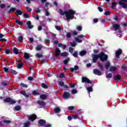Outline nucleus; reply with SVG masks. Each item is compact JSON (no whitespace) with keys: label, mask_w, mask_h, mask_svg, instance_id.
<instances>
[{"label":"nucleus","mask_w":127,"mask_h":127,"mask_svg":"<svg viewBox=\"0 0 127 127\" xmlns=\"http://www.w3.org/2000/svg\"><path fill=\"white\" fill-rule=\"evenodd\" d=\"M70 88H74L75 87V84H71L70 85Z\"/></svg>","instance_id":"64"},{"label":"nucleus","mask_w":127,"mask_h":127,"mask_svg":"<svg viewBox=\"0 0 127 127\" xmlns=\"http://www.w3.org/2000/svg\"><path fill=\"white\" fill-rule=\"evenodd\" d=\"M60 108H56L54 109V112L55 113H60Z\"/></svg>","instance_id":"31"},{"label":"nucleus","mask_w":127,"mask_h":127,"mask_svg":"<svg viewBox=\"0 0 127 127\" xmlns=\"http://www.w3.org/2000/svg\"><path fill=\"white\" fill-rule=\"evenodd\" d=\"M59 12L62 15H65V17L67 20H69V19H73V18H74V15L76 13V11L71 9L67 11L60 9L59 10Z\"/></svg>","instance_id":"1"},{"label":"nucleus","mask_w":127,"mask_h":127,"mask_svg":"<svg viewBox=\"0 0 127 127\" xmlns=\"http://www.w3.org/2000/svg\"><path fill=\"white\" fill-rule=\"evenodd\" d=\"M61 53V51H60V50H59V49L58 48H56V56H59V55H61V54H60Z\"/></svg>","instance_id":"13"},{"label":"nucleus","mask_w":127,"mask_h":127,"mask_svg":"<svg viewBox=\"0 0 127 127\" xmlns=\"http://www.w3.org/2000/svg\"><path fill=\"white\" fill-rule=\"evenodd\" d=\"M111 65V63L110 62H107L105 64V67L106 69H109V67H110Z\"/></svg>","instance_id":"26"},{"label":"nucleus","mask_w":127,"mask_h":127,"mask_svg":"<svg viewBox=\"0 0 127 127\" xmlns=\"http://www.w3.org/2000/svg\"><path fill=\"white\" fill-rule=\"evenodd\" d=\"M66 37L67 38H70V37H71V34L70 33H66Z\"/></svg>","instance_id":"52"},{"label":"nucleus","mask_w":127,"mask_h":127,"mask_svg":"<svg viewBox=\"0 0 127 127\" xmlns=\"http://www.w3.org/2000/svg\"><path fill=\"white\" fill-rule=\"evenodd\" d=\"M27 24L29 28H32L33 27V26L31 25V22L30 21L27 22Z\"/></svg>","instance_id":"20"},{"label":"nucleus","mask_w":127,"mask_h":127,"mask_svg":"<svg viewBox=\"0 0 127 127\" xmlns=\"http://www.w3.org/2000/svg\"><path fill=\"white\" fill-rule=\"evenodd\" d=\"M11 73L12 74H14V75H16V74H17V72L15 70H11Z\"/></svg>","instance_id":"53"},{"label":"nucleus","mask_w":127,"mask_h":127,"mask_svg":"<svg viewBox=\"0 0 127 127\" xmlns=\"http://www.w3.org/2000/svg\"><path fill=\"white\" fill-rule=\"evenodd\" d=\"M15 13L16 14H17L18 15H21L22 14V11L19 10H16Z\"/></svg>","instance_id":"19"},{"label":"nucleus","mask_w":127,"mask_h":127,"mask_svg":"<svg viewBox=\"0 0 127 127\" xmlns=\"http://www.w3.org/2000/svg\"><path fill=\"white\" fill-rule=\"evenodd\" d=\"M23 40V37L20 36L18 37L17 41L18 42H22V41Z\"/></svg>","instance_id":"25"},{"label":"nucleus","mask_w":127,"mask_h":127,"mask_svg":"<svg viewBox=\"0 0 127 127\" xmlns=\"http://www.w3.org/2000/svg\"><path fill=\"white\" fill-rule=\"evenodd\" d=\"M113 77V74L109 73L107 74L106 78H112Z\"/></svg>","instance_id":"37"},{"label":"nucleus","mask_w":127,"mask_h":127,"mask_svg":"<svg viewBox=\"0 0 127 127\" xmlns=\"http://www.w3.org/2000/svg\"><path fill=\"white\" fill-rule=\"evenodd\" d=\"M40 98L42 100H45L46 99V98H47V96H46V95H45V94H42L40 96Z\"/></svg>","instance_id":"18"},{"label":"nucleus","mask_w":127,"mask_h":127,"mask_svg":"<svg viewBox=\"0 0 127 127\" xmlns=\"http://www.w3.org/2000/svg\"><path fill=\"white\" fill-rule=\"evenodd\" d=\"M110 70L111 72H113V71H116V70H117V67L116 66H111L110 67Z\"/></svg>","instance_id":"24"},{"label":"nucleus","mask_w":127,"mask_h":127,"mask_svg":"<svg viewBox=\"0 0 127 127\" xmlns=\"http://www.w3.org/2000/svg\"><path fill=\"white\" fill-rule=\"evenodd\" d=\"M84 37L83 35H79L77 36V37L75 38V41L77 42V43H82L83 40L82 39Z\"/></svg>","instance_id":"4"},{"label":"nucleus","mask_w":127,"mask_h":127,"mask_svg":"<svg viewBox=\"0 0 127 127\" xmlns=\"http://www.w3.org/2000/svg\"><path fill=\"white\" fill-rule=\"evenodd\" d=\"M98 66H99V68L100 69H101V70H103V65L102 64H99Z\"/></svg>","instance_id":"55"},{"label":"nucleus","mask_w":127,"mask_h":127,"mask_svg":"<svg viewBox=\"0 0 127 127\" xmlns=\"http://www.w3.org/2000/svg\"><path fill=\"white\" fill-rule=\"evenodd\" d=\"M12 11H15V8H11L9 10V13H11Z\"/></svg>","instance_id":"39"},{"label":"nucleus","mask_w":127,"mask_h":127,"mask_svg":"<svg viewBox=\"0 0 127 127\" xmlns=\"http://www.w3.org/2000/svg\"><path fill=\"white\" fill-rule=\"evenodd\" d=\"M115 80H120L121 79V75L120 74H118L115 77Z\"/></svg>","instance_id":"33"},{"label":"nucleus","mask_w":127,"mask_h":127,"mask_svg":"<svg viewBox=\"0 0 127 127\" xmlns=\"http://www.w3.org/2000/svg\"><path fill=\"white\" fill-rule=\"evenodd\" d=\"M28 80H29V81H32V80H33V77H29L28 78Z\"/></svg>","instance_id":"60"},{"label":"nucleus","mask_w":127,"mask_h":127,"mask_svg":"<svg viewBox=\"0 0 127 127\" xmlns=\"http://www.w3.org/2000/svg\"><path fill=\"white\" fill-rule=\"evenodd\" d=\"M78 70V66L75 65L74 68H70L71 72H74V71H77Z\"/></svg>","instance_id":"17"},{"label":"nucleus","mask_w":127,"mask_h":127,"mask_svg":"<svg viewBox=\"0 0 127 127\" xmlns=\"http://www.w3.org/2000/svg\"><path fill=\"white\" fill-rule=\"evenodd\" d=\"M113 27L115 29V30H119L117 33V34H118L117 35H118V37H122V35L119 34V33H122V31H121V30H120V25L115 24L113 26Z\"/></svg>","instance_id":"3"},{"label":"nucleus","mask_w":127,"mask_h":127,"mask_svg":"<svg viewBox=\"0 0 127 127\" xmlns=\"http://www.w3.org/2000/svg\"><path fill=\"white\" fill-rule=\"evenodd\" d=\"M69 61H70V59L67 58L64 61V63L65 64H68V62H69Z\"/></svg>","instance_id":"30"},{"label":"nucleus","mask_w":127,"mask_h":127,"mask_svg":"<svg viewBox=\"0 0 127 127\" xmlns=\"http://www.w3.org/2000/svg\"><path fill=\"white\" fill-rule=\"evenodd\" d=\"M39 124L41 125V126H43V125H44V124H45L46 122L45 121L43 120H40L38 122Z\"/></svg>","instance_id":"15"},{"label":"nucleus","mask_w":127,"mask_h":127,"mask_svg":"<svg viewBox=\"0 0 127 127\" xmlns=\"http://www.w3.org/2000/svg\"><path fill=\"white\" fill-rule=\"evenodd\" d=\"M59 78H60V79H63V78H64V74L63 73H60L59 75Z\"/></svg>","instance_id":"44"},{"label":"nucleus","mask_w":127,"mask_h":127,"mask_svg":"<svg viewBox=\"0 0 127 127\" xmlns=\"http://www.w3.org/2000/svg\"><path fill=\"white\" fill-rule=\"evenodd\" d=\"M32 94L33 96H36L37 95H39V93L37 91H33Z\"/></svg>","instance_id":"38"},{"label":"nucleus","mask_w":127,"mask_h":127,"mask_svg":"<svg viewBox=\"0 0 127 127\" xmlns=\"http://www.w3.org/2000/svg\"><path fill=\"white\" fill-rule=\"evenodd\" d=\"M24 56L25 59H28V58H29V54H27V53H25L24 54Z\"/></svg>","instance_id":"27"},{"label":"nucleus","mask_w":127,"mask_h":127,"mask_svg":"<svg viewBox=\"0 0 127 127\" xmlns=\"http://www.w3.org/2000/svg\"><path fill=\"white\" fill-rule=\"evenodd\" d=\"M20 85L22 87H23L24 88H27V85L24 84V83H21Z\"/></svg>","instance_id":"45"},{"label":"nucleus","mask_w":127,"mask_h":127,"mask_svg":"<svg viewBox=\"0 0 127 127\" xmlns=\"http://www.w3.org/2000/svg\"><path fill=\"white\" fill-rule=\"evenodd\" d=\"M23 17H24V18H28L29 16L27 14H23Z\"/></svg>","instance_id":"51"},{"label":"nucleus","mask_w":127,"mask_h":127,"mask_svg":"<svg viewBox=\"0 0 127 127\" xmlns=\"http://www.w3.org/2000/svg\"><path fill=\"white\" fill-rule=\"evenodd\" d=\"M29 120L30 121H34L36 120V116L35 115H32L29 117Z\"/></svg>","instance_id":"11"},{"label":"nucleus","mask_w":127,"mask_h":127,"mask_svg":"<svg viewBox=\"0 0 127 127\" xmlns=\"http://www.w3.org/2000/svg\"><path fill=\"white\" fill-rule=\"evenodd\" d=\"M26 8L27 11H31V8H30L28 7H26Z\"/></svg>","instance_id":"61"},{"label":"nucleus","mask_w":127,"mask_h":127,"mask_svg":"<svg viewBox=\"0 0 127 127\" xmlns=\"http://www.w3.org/2000/svg\"><path fill=\"white\" fill-rule=\"evenodd\" d=\"M76 29L79 30V31H81V30H82V27L81 26H77L76 27Z\"/></svg>","instance_id":"43"},{"label":"nucleus","mask_w":127,"mask_h":127,"mask_svg":"<svg viewBox=\"0 0 127 127\" xmlns=\"http://www.w3.org/2000/svg\"><path fill=\"white\" fill-rule=\"evenodd\" d=\"M74 49L72 48V47H70L69 48V52L70 53H73V51Z\"/></svg>","instance_id":"47"},{"label":"nucleus","mask_w":127,"mask_h":127,"mask_svg":"<svg viewBox=\"0 0 127 127\" xmlns=\"http://www.w3.org/2000/svg\"><path fill=\"white\" fill-rule=\"evenodd\" d=\"M18 64L17 65V67L18 69H20V68L22 67V66L23 65V64L22 63L21 60H19L18 61Z\"/></svg>","instance_id":"10"},{"label":"nucleus","mask_w":127,"mask_h":127,"mask_svg":"<svg viewBox=\"0 0 127 127\" xmlns=\"http://www.w3.org/2000/svg\"><path fill=\"white\" fill-rule=\"evenodd\" d=\"M14 111H20L21 107L19 106H16L14 107Z\"/></svg>","instance_id":"23"},{"label":"nucleus","mask_w":127,"mask_h":127,"mask_svg":"<svg viewBox=\"0 0 127 127\" xmlns=\"http://www.w3.org/2000/svg\"><path fill=\"white\" fill-rule=\"evenodd\" d=\"M98 10H99V11H100V12L103 11V9H102V8H101V7H98Z\"/></svg>","instance_id":"62"},{"label":"nucleus","mask_w":127,"mask_h":127,"mask_svg":"<svg viewBox=\"0 0 127 127\" xmlns=\"http://www.w3.org/2000/svg\"><path fill=\"white\" fill-rule=\"evenodd\" d=\"M5 53L6 54H9V53H10V51H9V50H6Z\"/></svg>","instance_id":"56"},{"label":"nucleus","mask_w":127,"mask_h":127,"mask_svg":"<svg viewBox=\"0 0 127 127\" xmlns=\"http://www.w3.org/2000/svg\"><path fill=\"white\" fill-rule=\"evenodd\" d=\"M3 123L4 124H9L10 121H9V120H4Z\"/></svg>","instance_id":"50"},{"label":"nucleus","mask_w":127,"mask_h":127,"mask_svg":"<svg viewBox=\"0 0 127 127\" xmlns=\"http://www.w3.org/2000/svg\"><path fill=\"white\" fill-rule=\"evenodd\" d=\"M70 45L72 47H74V46H76V42H73V43H71Z\"/></svg>","instance_id":"48"},{"label":"nucleus","mask_w":127,"mask_h":127,"mask_svg":"<svg viewBox=\"0 0 127 127\" xmlns=\"http://www.w3.org/2000/svg\"><path fill=\"white\" fill-rule=\"evenodd\" d=\"M41 86L42 87V88H44V89H47V88H48L47 85L44 83H42L41 84Z\"/></svg>","instance_id":"34"},{"label":"nucleus","mask_w":127,"mask_h":127,"mask_svg":"<svg viewBox=\"0 0 127 127\" xmlns=\"http://www.w3.org/2000/svg\"><path fill=\"white\" fill-rule=\"evenodd\" d=\"M41 48H42V46H37L36 47V50L38 51L41 50Z\"/></svg>","instance_id":"42"},{"label":"nucleus","mask_w":127,"mask_h":127,"mask_svg":"<svg viewBox=\"0 0 127 127\" xmlns=\"http://www.w3.org/2000/svg\"><path fill=\"white\" fill-rule=\"evenodd\" d=\"M117 5V3H115V2H113L112 3V8H115V7H116V5Z\"/></svg>","instance_id":"49"},{"label":"nucleus","mask_w":127,"mask_h":127,"mask_svg":"<svg viewBox=\"0 0 127 127\" xmlns=\"http://www.w3.org/2000/svg\"><path fill=\"white\" fill-rule=\"evenodd\" d=\"M77 92L78 91L76 89H72L71 90L72 94H77Z\"/></svg>","instance_id":"40"},{"label":"nucleus","mask_w":127,"mask_h":127,"mask_svg":"<svg viewBox=\"0 0 127 127\" xmlns=\"http://www.w3.org/2000/svg\"><path fill=\"white\" fill-rule=\"evenodd\" d=\"M110 13H111V12L110 11H106L105 12V15H109V14H110Z\"/></svg>","instance_id":"58"},{"label":"nucleus","mask_w":127,"mask_h":127,"mask_svg":"<svg viewBox=\"0 0 127 127\" xmlns=\"http://www.w3.org/2000/svg\"><path fill=\"white\" fill-rule=\"evenodd\" d=\"M13 53L14 54H18V49L16 48H14L13 49Z\"/></svg>","instance_id":"21"},{"label":"nucleus","mask_w":127,"mask_h":127,"mask_svg":"<svg viewBox=\"0 0 127 127\" xmlns=\"http://www.w3.org/2000/svg\"><path fill=\"white\" fill-rule=\"evenodd\" d=\"M94 74L95 75H98V76H101L102 75V72L99 69H95L93 71Z\"/></svg>","instance_id":"9"},{"label":"nucleus","mask_w":127,"mask_h":127,"mask_svg":"<svg viewBox=\"0 0 127 127\" xmlns=\"http://www.w3.org/2000/svg\"><path fill=\"white\" fill-rule=\"evenodd\" d=\"M16 23H17V24H19V25H22V22H21V21L18 19H16Z\"/></svg>","instance_id":"28"},{"label":"nucleus","mask_w":127,"mask_h":127,"mask_svg":"<svg viewBox=\"0 0 127 127\" xmlns=\"http://www.w3.org/2000/svg\"><path fill=\"white\" fill-rule=\"evenodd\" d=\"M5 103H9V104H11V105H13V104H15V101L11 98H7L4 100Z\"/></svg>","instance_id":"5"},{"label":"nucleus","mask_w":127,"mask_h":127,"mask_svg":"<svg viewBox=\"0 0 127 127\" xmlns=\"http://www.w3.org/2000/svg\"><path fill=\"white\" fill-rule=\"evenodd\" d=\"M70 97V94L67 92H65L64 93V95L63 96V98L64 99V100H67L69 99Z\"/></svg>","instance_id":"7"},{"label":"nucleus","mask_w":127,"mask_h":127,"mask_svg":"<svg viewBox=\"0 0 127 127\" xmlns=\"http://www.w3.org/2000/svg\"><path fill=\"white\" fill-rule=\"evenodd\" d=\"M86 89L87 91H88V92H92L93 91V88H92V87H87Z\"/></svg>","instance_id":"36"},{"label":"nucleus","mask_w":127,"mask_h":127,"mask_svg":"<svg viewBox=\"0 0 127 127\" xmlns=\"http://www.w3.org/2000/svg\"><path fill=\"white\" fill-rule=\"evenodd\" d=\"M127 0H121L119 2V4L122 6L123 8H127V4L125 3L127 2Z\"/></svg>","instance_id":"6"},{"label":"nucleus","mask_w":127,"mask_h":127,"mask_svg":"<svg viewBox=\"0 0 127 127\" xmlns=\"http://www.w3.org/2000/svg\"><path fill=\"white\" fill-rule=\"evenodd\" d=\"M3 69L4 71V72H8V68L6 67H3Z\"/></svg>","instance_id":"57"},{"label":"nucleus","mask_w":127,"mask_h":127,"mask_svg":"<svg viewBox=\"0 0 127 127\" xmlns=\"http://www.w3.org/2000/svg\"><path fill=\"white\" fill-rule=\"evenodd\" d=\"M4 36L2 34H0V41H2V42H4L6 41V40L4 38H2Z\"/></svg>","instance_id":"14"},{"label":"nucleus","mask_w":127,"mask_h":127,"mask_svg":"<svg viewBox=\"0 0 127 127\" xmlns=\"http://www.w3.org/2000/svg\"><path fill=\"white\" fill-rule=\"evenodd\" d=\"M99 58L100 61L104 62V61H106L107 59H108V56L104 54V53H102L98 55L94 54L92 55V62L93 63H96Z\"/></svg>","instance_id":"2"},{"label":"nucleus","mask_w":127,"mask_h":127,"mask_svg":"<svg viewBox=\"0 0 127 127\" xmlns=\"http://www.w3.org/2000/svg\"><path fill=\"white\" fill-rule=\"evenodd\" d=\"M73 56L74 57H77V56H78V53L77 52H74L73 54Z\"/></svg>","instance_id":"54"},{"label":"nucleus","mask_w":127,"mask_h":127,"mask_svg":"<svg viewBox=\"0 0 127 127\" xmlns=\"http://www.w3.org/2000/svg\"><path fill=\"white\" fill-rule=\"evenodd\" d=\"M36 12H37V13L40 12V9L39 8H37L36 9Z\"/></svg>","instance_id":"63"},{"label":"nucleus","mask_w":127,"mask_h":127,"mask_svg":"<svg viewBox=\"0 0 127 127\" xmlns=\"http://www.w3.org/2000/svg\"><path fill=\"white\" fill-rule=\"evenodd\" d=\"M36 57H38V58H40L41 57V55L39 54H36Z\"/></svg>","instance_id":"59"},{"label":"nucleus","mask_w":127,"mask_h":127,"mask_svg":"<svg viewBox=\"0 0 127 127\" xmlns=\"http://www.w3.org/2000/svg\"><path fill=\"white\" fill-rule=\"evenodd\" d=\"M82 83H88V84L91 83V81L87 77H82Z\"/></svg>","instance_id":"8"},{"label":"nucleus","mask_w":127,"mask_h":127,"mask_svg":"<svg viewBox=\"0 0 127 127\" xmlns=\"http://www.w3.org/2000/svg\"><path fill=\"white\" fill-rule=\"evenodd\" d=\"M67 109L69 111H72V110H74V109H75V107L74 106H69L67 107Z\"/></svg>","instance_id":"35"},{"label":"nucleus","mask_w":127,"mask_h":127,"mask_svg":"<svg viewBox=\"0 0 127 127\" xmlns=\"http://www.w3.org/2000/svg\"><path fill=\"white\" fill-rule=\"evenodd\" d=\"M38 103L39 105H40V106H42V107H44V106H45V103L43 101L39 100Z\"/></svg>","instance_id":"16"},{"label":"nucleus","mask_w":127,"mask_h":127,"mask_svg":"<svg viewBox=\"0 0 127 127\" xmlns=\"http://www.w3.org/2000/svg\"><path fill=\"white\" fill-rule=\"evenodd\" d=\"M86 51H82L79 52V55L80 56H84V55L86 54Z\"/></svg>","instance_id":"22"},{"label":"nucleus","mask_w":127,"mask_h":127,"mask_svg":"<svg viewBox=\"0 0 127 127\" xmlns=\"http://www.w3.org/2000/svg\"><path fill=\"white\" fill-rule=\"evenodd\" d=\"M67 55H68V53L66 52L61 54V56H63V57H65L67 56Z\"/></svg>","instance_id":"29"},{"label":"nucleus","mask_w":127,"mask_h":127,"mask_svg":"<svg viewBox=\"0 0 127 127\" xmlns=\"http://www.w3.org/2000/svg\"><path fill=\"white\" fill-rule=\"evenodd\" d=\"M58 84L60 86H64V82H63V81H59L58 82Z\"/></svg>","instance_id":"41"},{"label":"nucleus","mask_w":127,"mask_h":127,"mask_svg":"<svg viewBox=\"0 0 127 127\" xmlns=\"http://www.w3.org/2000/svg\"><path fill=\"white\" fill-rule=\"evenodd\" d=\"M122 52H123L122 51V50H121V49H119L118 50H117L116 53V57H119V56H120V55H121V54H122Z\"/></svg>","instance_id":"12"},{"label":"nucleus","mask_w":127,"mask_h":127,"mask_svg":"<svg viewBox=\"0 0 127 127\" xmlns=\"http://www.w3.org/2000/svg\"><path fill=\"white\" fill-rule=\"evenodd\" d=\"M55 28L57 30H59V31H61V28L59 26H56Z\"/></svg>","instance_id":"46"},{"label":"nucleus","mask_w":127,"mask_h":127,"mask_svg":"<svg viewBox=\"0 0 127 127\" xmlns=\"http://www.w3.org/2000/svg\"><path fill=\"white\" fill-rule=\"evenodd\" d=\"M30 125V123L29 122H27L24 124V127H29Z\"/></svg>","instance_id":"32"}]
</instances>
